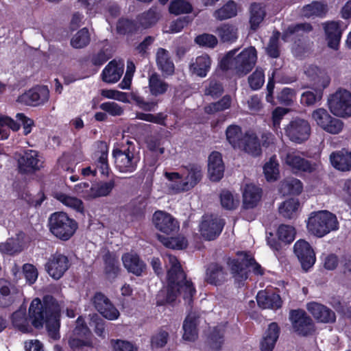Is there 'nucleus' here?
I'll return each mask as SVG.
<instances>
[{
	"mask_svg": "<svg viewBox=\"0 0 351 351\" xmlns=\"http://www.w3.org/2000/svg\"><path fill=\"white\" fill-rule=\"evenodd\" d=\"M45 267L51 277L58 280L69 269V261L66 256L56 252L49 258Z\"/></svg>",
	"mask_w": 351,
	"mask_h": 351,
	"instance_id": "6ab92c4d",
	"label": "nucleus"
},
{
	"mask_svg": "<svg viewBox=\"0 0 351 351\" xmlns=\"http://www.w3.org/2000/svg\"><path fill=\"white\" fill-rule=\"evenodd\" d=\"M158 19V14L156 9L151 8L147 12L142 14L139 18L138 21L142 27L147 28L151 25L155 24Z\"/></svg>",
	"mask_w": 351,
	"mask_h": 351,
	"instance_id": "69168bd1",
	"label": "nucleus"
},
{
	"mask_svg": "<svg viewBox=\"0 0 351 351\" xmlns=\"http://www.w3.org/2000/svg\"><path fill=\"white\" fill-rule=\"evenodd\" d=\"M49 97V91L47 86H38L29 90L21 95L17 101L27 106H37L47 101Z\"/></svg>",
	"mask_w": 351,
	"mask_h": 351,
	"instance_id": "aec40b11",
	"label": "nucleus"
},
{
	"mask_svg": "<svg viewBox=\"0 0 351 351\" xmlns=\"http://www.w3.org/2000/svg\"><path fill=\"white\" fill-rule=\"evenodd\" d=\"M330 160L332 165L339 171L351 170V152L345 150L332 152L330 156Z\"/></svg>",
	"mask_w": 351,
	"mask_h": 351,
	"instance_id": "f704fd0d",
	"label": "nucleus"
},
{
	"mask_svg": "<svg viewBox=\"0 0 351 351\" xmlns=\"http://www.w3.org/2000/svg\"><path fill=\"white\" fill-rule=\"evenodd\" d=\"M280 329L275 322L271 323L261 342V351H272L279 337Z\"/></svg>",
	"mask_w": 351,
	"mask_h": 351,
	"instance_id": "c9c22d12",
	"label": "nucleus"
},
{
	"mask_svg": "<svg viewBox=\"0 0 351 351\" xmlns=\"http://www.w3.org/2000/svg\"><path fill=\"white\" fill-rule=\"evenodd\" d=\"M328 40V47L337 49L338 48L342 32L339 23L336 21L326 22L323 24Z\"/></svg>",
	"mask_w": 351,
	"mask_h": 351,
	"instance_id": "473e14b6",
	"label": "nucleus"
},
{
	"mask_svg": "<svg viewBox=\"0 0 351 351\" xmlns=\"http://www.w3.org/2000/svg\"><path fill=\"white\" fill-rule=\"evenodd\" d=\"M169 181L168 188L173 193L187 192L193 189L202 177V168L197 164H189L178 172H165Z\"/></svg>",
	"mask_w": 351,
	"mask_h": 351,
	"instance_id": "7ed1b4c3",
	"label": "nucleus"
},
{
	"mask_svg": "<svg viewBox=\"0 0 351 351\" xmlns=\"http://www.w3.org/2000/svg\"><path fill=\"white\" fill-rule=\"evenodd\" d=\"M158 239L167 247L176 250H182L187 246V241L183 237H165L158 236Z\"/></svg>",
	"mask_w": 351,
	"mask_h": 351,
	"instance_id": "6e6d98bb",
	"label": "nucleus"
},
{
	"mask_svg": "<svg viewBox=\"0 0 351 351\" xmlns=\"http://www.w3.org/2000/svg\"><path fill=\"white\" fill-rule=\"evenodd\" d=\"M306 308L318 322L329 323L335 320L334 312L322 304L311 302L307 304Z\"/></svg>",
	"mask_w": 351,
	"mask_h": 351,
	"instance_id": "5701e85b",
	"label": "nucleus"
},
{
	"mask_svg": "<svg viewBox=\"0 0 351 351\" xmlns=\"http://www.w3.org/2000/svg\"><path fill=\"white\" fill-rule=\"evenodd\" d=\"M238 149L254 157L260 156L262 152L258 138L252 132H247L244 134L241 147Z\"/></svg>",
	"mask_w": 351,
	"mask_h": 351,
	"instance_id": "c756f323",
	"label": "nucleus"
},
{
	"mask_svg": "<svg viewBox=\"0 0 351 351\" xmlns=\"http://www.w3.org/2000/svg\"><path fill=\"white\" fill-rule=\"evenodd\" d=\"M281 160L293 173H311L315 170V165L301 156L299 152L289 149L281 154Z\"/></svg>",
	"mask_w": 351,
	"mask_h": 351,
	"instance_id": "f8f14e48",
	"label": "nucleus"
},
{
	"mask_svg": "<svg viewBox=\"0 0 351 351\" xmlns=\"http://www.w3.org/2000/svg\"><path fill=\"white\" fill-rule=\"evenodd\" d=\"M322 86H315L311 90L302 93L300 97V103L304 106H313L319 102L323 97Z\"/></svg>",
	"mask_w": 351,
	"mask_h": 351,
	"instance_id": "4c0bfd02",
	"label": "nucleus"
},
{
	"mask_svg": "<svg viewBox=\"0 0 351 351\" xmlns=\"http://www.w3.org/2000/svg\"><path fill=\"white\" fill-rule=\"evenodd\" d=\"M217 34L223 42H234L237 39V28L232 24L224 23L217 28Z\"/></svg>",
	"mask_w": 351,
	"mask_h": 351,
	"instance_id": "09e8293b",
	"label": "nucleus"
},
{
	"mask_svg": "<svg viewBox=\"0 0 351 351\" xmlns=\"http://www.w3.org/2000/svg\"><path fill=\"white\" fill-rule=\"evenodd\" d=\"M136 118L143 121L156 123L161 125H166L165 119L167 115L163 113H158L156 114H147L143 112H137Z\"/></svg>",
	"mask_w": 351,
	"mask_h": 351,
	"instance_id": "774afa93",
	"label": "nucleus"
},
{
	"mask_svg": "<svg viewBox=\"0 0 351 351\" xmlns=\"http://www.w3.org/2000/svg\"><path fill=\"white\" fill-rule=\"evenodd\" d=\"M42 158L36 150L27 149L18 158V167L21 173H32L43 167Z\"/></svg>",
	"mask_w": 351,
	"mask_h": 351,
	"instance_id": "a211bd4d",
	"label": "nucleus"
},
{
	"mask_svg": "<svg viewBox=\"0 0 351 351\" xmlns=\"http://www.w3.org/2000/svg\"><path fill=\"white\" fill-rule=\"evenodd\" d=\"M311 116L316 124L327 133L338 134L343 129V122L341 119L330 115L323 108L313 110Z\"/></svg>",
	"mask_w": 351,
	"mask_h": 351,
	"instance_id": "9b49d317",
	"label": "nucleus"
},
{
	"mask_svg": "<svg viewBox=\"0 0 351 351\" xmlns=\"http://www.w3.org/2000/svg\"><path fill=\"white\" fill-rule=\"evenodd\" d=\"M163 258L167 269V286L158 293L157 305L171 304L176 300L178 293L182 294L185 302L191 305L196 293L192 282L186 280L180 263L175 256L165 254Z\"/></svg>",
	"mask_w": 351,
	"mask_h": 351,
	"instance_id": "f257e3e1",
	"label": "nucleus"
},
{
	"mask_svg": "<svg viewBox=\"0 0 351 351\" xmlns=\"http://www.w3.org/2000/svg\"><path fill=\"white\" fill-rule=\"evenodd\" d=\"M243 136L239 125H231L226 129L227 140L234 149L241 147Z\"/></svg>",
	"mask_w": 351,
	"mask_h": 351,
	"instance_id": "3c124183",
	"label": "nucleus"
},
{
	"mask_svg": "<svg viewBox=\"0 0 351 351\" xmlns=\"http://www.w3.org/2000/svg\"><path fill=\"white\" fill-rule=\"evenodd\" d=\"M220 201L222 207L227 210H234L239 205V201L228 191H222L220 194Z\"/></svg>",
	"mask_w": 351,
	"mask_h": 351,
	"instance_id": "0e129e2a",
	"label": "nucleus"
},
{
	"mask_svg": "<svg viewBox=\"0 0 351 351\" xmlns=\"http://www.w3.org/2000/svg\"><path fill=\"white\" fill-rule=\"evenodd\" d=\"M22 250L23 245L19 239H8L5 242L0 243V252L2 254L14 255Z\"/></svg>",
	"mask_w": 351,
	"mask_h": 351,
	"instance_id": "864d4df0",
	"label": "nucleus"
},
{
	"mask_svg": "<svg viewBox=\"0 0 351 351\" xmlns=\"http://www.w3.org/2000/svg\"><path fill=\"white\" fill-rule=\"evenodd\" d=\"M231 97L229 95H225L217 102L212 103L206 106L204 108L208 114H214L217 112L223 111L228 109L231 105Z\"/></svg>",
	"mask_w": 351,
	"mask_h": 351,
	"instance_id": "bf43d9fd",
	"label": "nucleus"
},
{
	"mask_svg": "<svg viewBox=\"0 0 351 351\" xmlns=\"http://www.w3.org/2000/svg\"><path fill=\"white\" fill-rule=\"evenodd\" d=\"M250 86L253 90H258L262 87L265 82V73L262 69L257 68L248 77Z\"/></svg>",
	"mask_w": 351,
	"mask_h": 351,
	"instance_id": "338daca9",
	"label": "nucleus"
},
{
	"mask_svg": "<svg viewBox=\"0 0 351 351\" xmlns=\"http://www.w3.org/2000/svg\"><path fill=\"white\" fill-rule=\"evenodd\" d=\"M54 197L64 206L78 213H83L84 204L82 201L75 197H73L64 193L58 192L54 194Z\"/></svg>",
	"mask_w": 351,
	"mask_h": 351,
	"instance_id": "79ce46f5",
	"label": "nucleus"
},
{
	"mask_svg": "<svg viewBox=\"0 0 351 351\" xmlns=\"http://www.w3.org/2000/svg\"><path fill=\"white\" fill-rule=\"evenodd\" d=\"M9 129L18 131L20 125L13 119L4 115H0V140L7 139L10 135Z\"/></svg>",
	"mask_w": 351,
	"mask_h": 351,
	"instance_id": "a18cd8bd",
	"label": "nucleus"
},
{
	"mask_svg": "<svg viewBox=\"0 0 351 351\" xmlns=\"http://www.w3.org/2000/svg\"><path fill=\"white\" fill-rule=\"evenodd\" d=\"M97 149L93 156L94 167H87L82 169L84 176H96L97 169L104 176H108L110 167L108 161V147L106 143L99 141L97 143Z\"/></svg>",
	"mask_w": 351,
	"mask_h": 351,
	"instance_id": "9d476101",
	"label": "nucleus"
},
{
	"mask_svg": "<svg viewBox=\"0 0 351 351\" xmlns=\"http://www.w3.org/2000/svg\"><path fill=\"white\" fill-rule=\"evenodd\" d=\"M49 226L51 232L62 241L69 240L77 228V222L64 212L51 214L49 219Z\"/></svg>",
	"mask_w": 351,
	"mask_h": 351,
	"instance_id": "6e6552de",
	"label": "nucleus"
},
{
	"mask_svg": "<svg viewBox=\"0 0 351 351\" xmlns=\"http://www.w3.org/2000/svg\"><path fill=\"white\" fill-rule=\"evenodd\" d=\"M134 145L128 139L123 138L112 150L116 168L121 173H132L137 167L138 159L134 156Z\"/></svg>",
	"mask_w": 351,
	"mask_h": 351,
	"instance_id": "39448f33",
	"label": "nucleus"
},
{
	"mask_svg": "<svg viewBox=\"0 0 351 351\" xmlns=\"http://www.w3.org/2000/svg\"><path fill=\"white\" fill-rule=\"evenodd\" d=\"M199 315L196 312H190L186 317L182 328L183 339L189 341H194L198 336L197 326L199 324Z\"/></svg>",
	"mask_w": 351,
	"mask_h": 351,
	"instance_id": "bb28decb",
	"label": "nucleus"
},
{
	"mask_svg": "<svg viewBox=\"0 0 351 351\" xmlns=\"http://www.w3.org/2000/svg\"><path fill=\"white\" fill-rule=\"evenodd\" d=\"M115 186V182L113 180L109 181H100L92 184V193L89 197L95 199L100 197H106L110 194Z\"/></svg>",
	"mask_w": 351,
	"mask_h": 351,
	"instance_id": "a19ab883",
	"label": "nucleus"
},
{
	"mask_svg": "<svg viewBox=\"0 0 351 351\" xmlns=\"http://www.w3.org/2000/svg\"><path fill=\"white\" fill-rule=\"evenodd\" d=\"M239 49L229 51L221 60L219 67L223 71H232L239 76L248 73L254 66L257 60L256 50L254 47L244 49L237 54Z\"/></svg>",
	"mask_w": 351,
	"mask_h": 351,
	"instance_id": "20e7f679",
	"label": "nucleus"
},
{
	"mask_svg": "<svg viewBox=\"0 0 351 351\" xmlns=\"http://www.w3.org/2000/svg\"><path fill=\"white\" fill-rule=\"evenodd\" d=\"M311 29V25L307 23L291 25L283 33L282 38L285 42L293 40L298 36H302L304 33L309 32Z\"/></svg>",
	"mask_w": 351,
	"mask_h": 351,
	"instance_id": "ea45409f",
	"label": "nucleus"
},
{
	"mask_svg": "<svg viewBox=\"0 0 351 351\" xmlns=\"http://www.w3.org/2000/svg\"><path fill=\"white\" fill-rule=\"evenodd\" d=\"M211 60L208 55L202 54L197 56L190 64L189 69L192 73L204 77L210 71Z\"/></svg>",
	"mask_w": 351,
	"mask_h": 351,
	"instance_id": "72a5a7b5",
	"label": "nucleus"
},
{
	"mask_svg": "<svg viewBox=\"0 0 351 351\" xmlns=\"http://www.w3.org/2000/svg\"><path fill=\"white\" fill-rule=\"evenodd\" d=\"M90 42V35L86 28L78 31L71 38V45L73 47L80 49L86 47Z\"/></svg>",
	"mask_w": 351,
	"mask_h": 351,
	"instance_id": "4d7b16f0",
	"label": "nucleus"
},
{
	"mask_svg": "<svg viewBox=\"0 0 351 351\" xmlns=\"http://www.w3.org/2000/svg\"><path fill=\"white\" fill-rule=\"evenodd\" d=\"M285 134L290 141L302 143L308 139L311 134V125L308 121L296 118L286 126Z\"/></svg>",
	"mask_w": 351,
	"mask_h": 351,
	"instance_id": "ddd939ff",
	"label": "nucleus"
},
{
	"mask_svg": "<svg viewBox=\"0 0 351 351\" xmlns=\"http://www.w3.org/2000/svg\"><path fill=\"white\" fill-rule=\"evenodd\" d=\"M121 259L127 271L136 276H141L146 269L145 263L135 253H125L122 256Z\"/></svg>",
	"mask_w": 351,
	"mask_h": 351,
	"instance_id": "b1692460",
	"label": "nucleus"
},
{
	"mask_svg": "<svg viewBox=\"0 0 351 351\" xmlns=\"http://www.w3.org/2000/svg\"><path fill=\"white\" fill-rule=\"evenodd\" d=\"M263 173L268 182L276 181L280 176L279 163L276 156H272L263 166Z\"/></svg>",
	"mask_w": 351,
	"mask_h": 351,
	"instance_id": "37998d69",
	"label": "nucleus"
},
{
	"mask_svg": "<svg viewBox=\"0 0 351 351\" xmlns=\"http://www.w3.org/2000/svg\"><path fill=\"white\" fill-rule=\"evenodd\" d=\"M304 73L314 86L326 88L330 84V80L328 75L317 66L308 65L305 69Z\"/></svg>",
	"mask_w": 351,
	"mask_h": 351,
	"instance_id": "7c9ffc66",
	"label": "nucleus"
},
{
	"mask_svg": "<svg viewBox=\"0 0 351 351\" xmlns=\"http://www.w3.org/2000/svg\"><path fill=\"white\" fill-rule=\"evenodd\" d=\"M330 112L339 117L351 116V93L345 89H339L328 99Z\"/></svg>",
	"mask_w": 351,
	"mask_h": 351,
	"instance_id": "1a4fd4ad",
	"label": "nucleus"
},
{
	"mask_svg": "<svg viewBox=\"0 0 351 351\" xmlns=\"http://www.w3.org/2000/svg\"><path fill=\"white\" fill-rule=\"evenodd\" d=\"M237 14V4L233 1H229L220 9L214 12V16L220 21L230 19Z\"/></svg>",
	"mask_w": 351,
	"mask_h": 351,
	"instance_id": "603ef678",
	"label": "nucleus"
},
{
	"mask_svg": "<svg viewBox=\"0 0 351 351\" xmlns=\"http://www.w3.org/2000/svg\"><path fill=\"white\" fill-rule=\"evenodd\" d=\"M149 87L152 95L158 96L167 91L168 84L158 74L153 73L149 77Z\"/></svg>",
	"mask_w": 351,
	"mask_h": 351,
	"instance_id": "49530a36",
	"label": "nucleus"
},
{
	"mask_svg": "<svg viewBox=\"0 0 351 351\" xmlns=\"http://www.w3.org/2000/svg\"><path fill=\"white\" fill-rule=\"evenodd\" d=\"M281 191L283 193L298 195L302 191V184L298 179L291 178L282 182Z\"/></svg>",
	"mask_w": 351,
	"mask_h": 351,
	"instance_id": "052dcab7",
	"label": "nucleus"
},
{
	"mask_svg": "<svg viewBox=\"0 0 351 351\" xmlns=\"http://www.w3.org/2000/svg\"><path fill=\"white\" fill-rule=\"evenodd\" d=\"M60 306L56 300L51 296L43 298V302L39 298L34 299L29 308V316L32 325L39 328L46 324L49 335L53 339L60 338Z\"/></svg>",
	"mask_w": 351,
	"mask_h": 351,
	"instance_id": "f03ea898",
	"label": "nucleus"
},
{
	"mask_svg": "<svg viewBox=\"0 0 351 351\" xmlns=\"http://www.w3.org/2000/svg\"><path fill=\"white\" fill-rule=\"evenodd\" d=\"M105 271L109 278H114L119 271L118 258L114 254L107 253L104 256Z\"/></svg>",
	"mask_w": 351,
	"mask_h": 351,
	"instance_id": "5fc2aeb1",
	"label": "nucleus"
},
{
	"mask_svg": "<svg viewBox=\"0 0 351 351\" xmlns=\"http://www.w3.org/2000/svg\"><path fill=\"white\" fill-rule=\"evenodd\" d=\"M277 235L281 241L290 243L295 239V230L291 226L282 224L278 228Z\"/></svg>",
	"mask_w": 351,
	"mask_h": 351,
	"instance_id": "e2e57ef3",
	"label": "nucleus"
},
{
	"mask_svg": "<svg viewBox=\"0 0 351 351\" xmlns=\"http://www.w3.org/2000/svg\"><path fill=\"white\" fill-rule=\"evenodd\" d=\"M300 202L297 199L291 198L280 204L278 208L280 214L285 218L292 219L297 215Z\"/></svg>",
	"mask_w": 351,
	"mask_h": 351,
	"instance_id": "c03bdc74",
	"label": "nucleus"
},
{
	"mask_svg": "<svg viewBox=\"0 0 351 351\" xmlns=\"http://www.w3.org/2000/svg\"><path fill=\"white\" fill-rule=\"evenodd\" d=\"M156 60L158 69L164 75H171L174 73V64L171 60L167 50L159 48L156 52Z\"/></svg>",
	"mask_w": 351,
	"mask_h": 351,
	"instance_id": "e433bc0d",
	"label": "nucleus"
},
{
	"mask_svg": "<svg viewBox=\"0 0 351 351\" xmlns=\"http://www.w3.org/2000/svg\"><path fill=\"white\" fill-rule=\"evenodd\" d=\"M262 190L253 184H247L243 189V206L244 208L256 207L261 199Z\"/></svg>",
	"mask_w": 351,
	"mask_h": 351,
	"instance_id": "393cba45",
	"label": "nucleus"
},
{
	"mask_svg": "<svg viewBox=\"0 0 351 351\" xmlns=\"http://www.w3.org/2000/svg\"><path fill=\"white\" fill-rule=\"evenodd\" d=\"M156 228L167 234L176 232L179 229V223L171 215L161 211H156L153 216Z\"/></svg>",
	"mask_w": 351,
	"mask_h": 351,
	"instance_id": "412c9836",
	"label": "nucleus"
},
{
	"mask_svg": "<svg viewBox=\"0 0 351 351\" xmlns=\"http://www.w3.org/2000/svg\"><path fill=\"white\" fill-rule=\"evenodd\" d=\"M308 231L317 237H323L332 231L337 230L339 223L337 217L327 210L313 213L308 217Z\"/></svg>",
	"mask_w": 351,
	"mask_h": 351,
	"instance_id": "423d86ee",
	"label": "nucleus"
},
{
	"mask_svg": "<svg viewBox=\"0 0 351 351\" xmlns=\"http://www.w3.org/2000/svg\"><path fill=\"white\" fill-rule=\"evenodd\" d=\"M13 326L23 332L29 331V324L26 316L25 309H19L15 311L12 315Z\"/></svg>",
	"mask_w": 351,
	"mask_h": 351,
	"instance_id": "de8ad7c7",
	"label": "nucleus"
},
{
	"mask_svg": "<svg viewBox=\"0 0 351 351\" xmlns=\"http://www.w3.org/2000/svg\"><path fill=\"white\" fill-rule=\"evenodd\" d=\"M74 333L80 337H84V339H81L75 337L70 339L69 344L71 348L75 349L84 346L90 345V342L88 337L90 335V332L81 317H79L77 319V325L74 330Z\"/></svg>",
	"mask_w": 351,
	"mask_h": 351,
	"instance_id": "4be33fe9",
	"label": "nucleus"
},
{
	"mask_svg": "<svg viewBox=\"0 0 351 351\" xmlns=\"http://www.w3.org/2000/svg\"><path fill=\"white\" fill-rule=\"evenodd\" d=\"M265 15V11L260 3H254L250 7V23L253 29H256L260 23L263 21Z\"/></svg>",
	"mask_w": 351,
	"mask_h": 351,
	"instance_id": "8fccbe9b",
	"label": "nucleus"
},
{
	"mask_svg": "<svg viewBox=\"0 0 351 351\" xmlns=\"http://www.w3.org/2000/svg\"><path fill=\"white\" fill-rule=\"evenodd\" d=\"M225 332V326L219 325L215 327L210 335V346L215 350L221 348L223 343V335Z\"/></svg>",
	"mask_w": 351,
	"mask_h": 351,
	"instance_id": "680f3d73",
	"label": "nucleus"
},
{
	"mask_svg": "<svg viewBox=\"0 0 351 351\" xmlns=\"http://www.w3.org/2000/svg\"><path fill=\"white\" fill-rule=\"evenodd\" d=\"M93 304L95 309L106 319L116 320L120 313L110 300L102 293H96L93 299Z\"/></svg>",
	"mask_w": 351,
	"mask_h": 351,
	"instance_id": "f3484780",
	"label": "nucleus"
},
{
	"mask_svg": "<svg viewBox=\"0 0 351 351\" xmlns=\"http://www.w3.org/2000/svg\"><path fill=\"white\" fill-rule=\"evenodd\" d=\"M256 301L262 308L277 309L282 306V300L278 294L265 290L258 291Z\"/></svg>",
	"mask_w": 351,
	"mask_h": 351,
	"instance_id": "cd10ccee",
	"label": "nucleus"
},
{
	"mask_svg": "<svg viewBox=\"0 0 351 351\" xmlns=\"http://www.w3.org/2000/svg\"><path fill=\"white\" fill-rule=\"evenodd\" d=\"M192 5L184 0H174L169 5V12L175 15L191 13L192 12Z\"/></svg>",
	"mask_w": 351,
	"mask_h": 351,
	"instance_id": "13d9d810",
	"label": "nucleus"
},
{
	"mask_svg": "<svg viewBox=\"0 0 351 351\" xmlns=\"http://www.w3.org/2000/svg\"><path fill=\"white\" fill-rule=\"evenodd\" d=\"M208 171L210 179L213 181H219L221 179L224 172V165L220 153L214 152L208 157Z\"/></svg>",
	"mask_w": 351,
	"mask_h": 351,
	"instance_id": "a878e982",
	"label": "nucleus"
},
{
	"mask_svg": "<svg viewBox=\"0 0 351 351\" xmlns=\"http://www.w3.org/2000/svg\"><path fill=\"white\" fill-rule=\"evenodd\" d=\"M289 319L294 330L301 335H308L314 330V324L311 317L300 309L290 312Z\"/></svg>",
	"mask_w": 351,
	"mask_h": 351,
	"instance_id": "dca6fc26",
	"label": "nucleus"
},
{
	"mask_svg": "<svg viewBox=\"0 0 351 351\" xmlns=\"http://www.w3.org/2000/svg\"><path fill=\"white\" fill-rule=\"evenodd\" d=\"M293 252L304 271H307L315 263V253L311 245L305 240L297 241L293 246Z\"/></svg>",
	"mask_w": 351,
	"mask_h": 351,
	"instance_id": "2eb2a0df",
	"label": "nucleus"
},
{
	"mask_svg": "<svg viewBox=\"0 0 351 351\" xmlns=\"http://www.w3.org/2000/svg\"><path fill=\"white\" fill-rule=\"evenodd\" d=\"M238 255L239 258H230L228 261L232 277L237 283L240 285L247 278L249 267H251L252 271L256 275L263 274V269L253 257L243 252L238 253Z\"/></svg>",
	"mask_w": 351,
	"mask_h": 351,
	"instance_id": "0eeeda50",
	"label": "nucleus"
},
{
	"mask_svg": "<svg viewBox=\"0 0 351 351\" xmlns=\"http://www.w3.org/2000/svg\"><path fill=\"white\" fill-rule=\"evenodd\" d=\"M328 12V5L323 1H313L302 8V14L306 17H324Z\"/></svg>",
	"mask_w": 351,
	"mask_h": 351,
	"instance_id": "58836bf2",
	"label": "nucleus"
},
{
	"mask_svg": "<svg viewBox=\"0 0 351 351\" xmlns=\"http://www.w3.org/2000/svg\"><path fill=\"white\" fill-rule=\"evenodd\" d=\"M228 273L217 263L210 264L206 271V281L215 286L222 285L227 279Z\"/></svg>",
	"mask_w": 351,
	"mask_h": 351,
	"instance_id": "c85d7f7f",
	"label": "nucleus"
},
{
	"mask_svg": "<svg viewBox=\"0 0 351 351\" xmlns=\"http://www.w3.org/2000/svg\"><path fill=\"white\" fill-rule=\"evenodd\" d=\"M225 222L223 219L213 215H204L199 225L202 236L208 241L214 240L221 232Z\"/></svg>",
	"mask_w": 351,
	"mask_h": 351,
	"instance_id": "4468645a",
	"label": "nucleus"
},
{
	"mask_svg": "<svg viewBox=\"0 0 351 351\" xmlns=\"http://www.w3.org/2000/svg\"><path fill=\"white\" fill-rule=\"evenodd\" d=\"M124 64L112 60L102 71V80L107 83H115L119 80L123 73Z\"/></svg>",
	"mask_w": 351,
	"mask_h": 351,
	"instance_id": "2f4dec72",
	"label": "nucleus"
}]
</instances>
